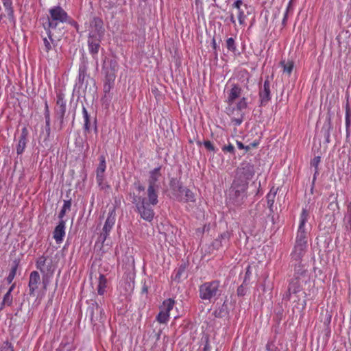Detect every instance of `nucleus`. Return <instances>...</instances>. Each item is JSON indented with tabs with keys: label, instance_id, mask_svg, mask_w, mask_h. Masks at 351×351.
<instances>
[{
	"label": "nucleus",
	"instance_id": "1",
	"mask_svg": "<svg viewBox=\"0 0 351 351\" xmlns=\"http://www.w3.org/2000/svg\"><path fill=\"white\" fill-rule=\"evenodd\" d=\"M254 174V167L250 162H243L237 168L227 197L230 206L239 207L244 204L247 197L249 182Z\"/></svg>",
	"mask_w": 351,
	"mask_h": 351
},
{
	"label": "nucleus",
	"instance_id": "2",
	"mask_svg": "<svg viewBox=\"0 0 351 351\" xmlns=\"http://www.w3.org/2000/svg\"><path fill=\"white\" fill-rule=\"evenodd\" d=\"M132 202L134 204L136 211L141 217L150 222L155 215L153 206L158 203V195L147 193V197H145L139 193H134L132 197Z\"/></svg>",
	"mask_w": 351,
	"mask_h": 351
},
{
	"label": "nucleus",
	"instance_id": "3",
	"mask_svg": "<svg viewBox=\"0 0 351 351\" xmlns=\"http://www.w3.org/2000/svg\"><path fill=\"white\" fill-rule=\"evenodd\" d=\"M223 292L220 282L217 280L205 282L199 287V298L209 302H215Z\"/></svg>",
	"mask_w": 351,
	"mask_h": 351
},
{
	"label": "nucleus",
	"instance_id": "4",
	"mask_svg": "<svg viewBox=\"0 0 351 351\" xmlns=\"http://www.w3.org/2000/svg\"><path fill=\"white\" fill-rule=\"evenodd\" d=\"M67 21H69L67 12L61 6L56 5L49 10L47 21L43 23V27L45 29H56L60 28V25Z\"/></svg>",
	"mask_w": 351,
	"mask_h": 351
},
{
	"label": "nucleus",
	"instance_id": "5",
	"mask_svg": "<svg viewBox=\"0 0 351 351\" xmlns=\"http://www.w3.org/2000/svg\"><path fill=\"white\" fill-rule=\"evenodd\" d=\"M247 107V98L243 97L234 105H228L226 110L234 125L239 126L244 119V110Z\"/></svg>",
	"mask_w": 351,
	"mask_h": 351
},
{
	"label": "nucleus",
	"instance_id": "6",
	"mask_svg": "<svg viewBox=\"0 0 351 351\" xmlns=\"http://www.w3.org/2000/svg\"><path fill=\"white\" fill-rule=\"evenodd\" d=\"M308 213L304 208L302 209L300 217L299 226L298 228L295 243L307 246L308 230L306 223L308 220Z\"/></svg>",
	"mask_w": 351,
	"mask_h": 351
},
{
	"label": "nucleus",
	"instance_id": "7",
	"mask_svg": "<svg viewBox=\"0 0 351 351\" xmlns=\"http://www.w3.org/2000/svg\"><path fill=\"white\" fill-rule=\"evenodd\" d=\"M88 38L101 39L104 35L103 21L99 17H93L86 27Z\"/></svg>",
	"mask_w": 351,
	"mask_h": 351
},
{
	"label": "nucleus",
	"instance_id": "8",
	"mask_svg": "<svg viewBox=\"0 0 351 351\" xmlns=\"http://www.w3.org/2000/svg\"><path fill=\"white\" fill-rule=\"evenodd\" d=\"M66 110V101L62 93L57 94V100L55 107L56 118L59 121V130H62L64 124V115Z\"/></svg>",
	"mask_w": 351,
	"mask_h": 351
},
{
	"label": "nucleus",
	"instance_id": "9",
	"mask_svg": "<svg viewBox=\"0 0 351 351\" xmlns=\"http://www.w3.org/2000/svg\"><path fill=\"white\" fill-rule=\"evenodd\" d=\"M87 313L89 314L90 320L94 325H96L97 322L103 323L105 321L104 311L96 302L90 304L87 308Z\"/></svg>",
	"mask_w": 351,
	"mask_h": 351
},
{
	"label": "nucleus",
	"instance_id": "10",
	"mask_svg": "<svg viewBox=\"0 0 351 351\" xmlns=\"http://www.w3.org/2000/svg\"><path fill=\"white\" fill-rule=\"evenodd\" d=\"M47 36H43V45L40 47V52L44 57L47 59H51L50 51L56 47V41L53 38L51 29H45Z\"/></svg>",
	"mask_w": 351,
	"mask_h": 351
},
{
	"label": "nucleus",
	"instance_id": "11",
	"mask_svg": "<svg viewBox=\"0 0 351 351\" xmlns=\"http://www.w3.org/2000/svg\"><path fill=\"white\" fill-rule=\"evenodd\" d=\"M161 167H156L152 170L149 172V176L148 178V187L147 189L146 193L152 194H158L159 193L160 186L157 184V182L159 180L161 173H160Z\"/></svg>",
	"mask_w": 351,
	"mask_h": 351
},
{
	"label": "nucleus",
	"instance_id": "12",
	"mask_svg": "<svg viewBox=\"0 0 351 351\" xmlns=\"http://www.w3.org/2000/svg\"><path fill=\"white\" fill-rule=\"evenodd\" d=\"M116 221V214L114 210L109 212L108 215V217L105 221L104 226L103 227L102 231L99 235V241L104 243L106 239L108 238L112 227L114 225Z\"/></svg>",
	"mask_w": 351,
	"mask_h": 351
},
{
	"label": "nucleus",
	"instance_id": "13",
	"mask_svg": "<svg viewBox=\"0 0 351 351\" xmlns=\"http://www.w3.org/2000/svg\"><path fill=\"white\" fill-rule=\"evenodd\" d=\"M99 163L96 170L97 183L101 189L108 188V186L104 182V173L106 169V158L104 156L99 158Z\"/></svg>",
	"mask_w": 351,
	"mask_h": 351
},
{
	"label": "nucleus",
	"instance_id": "14",
	"mask_svg": "<svg viewBox=\"0 0 351 351\" xmlns=\"http://www.w3.org/2000/svg\"><path fill=\"white\" fill-rule=\"evenodd\" d=\"M270 86V82L269 77H267L263 83V86L260 87L258 93L260 105L262 106H266L271 99Z\"/></svg>",
	"mask_w": 351,
	"mask_h": 351
},
{
	"label": "nucleus",
	"instance_id": "15",
	"mask_svg": "<svg viewBox=\"0 0 351 351\" xmlns=\"http://www.w3.org/2000/svg\"><path fill=\"white\" fill-rule=\"evenodd\" d=\"M88 67L85 63H82L79 66L78 76L75 82V88L78 89L85 90L87 88V81L86 78L87 75Z\"/></svg>",
	"mask_w": 351,
	"mask_h": 351
},
{
	"label": "nucleus",
	"instance_id": "16",
	"mask_svg": "<svg viewBox=\"0 0 351 351\" xmlns=\"http://www.w3.org/2000/svg\"><path fill=\"white\" fill-rule=\"evenodd\" d=\"M36 268L40 271L43 274H51L53 273V267L52 261L47 259L45 256H42L39 257L36 263Z\"/></svg>",
	"mask_w": 351,
	"mask_h": 351
},
{
	"label": "nucleus",
	"instance_id": "17",
	"mask_svg": "<svg viewBox=\"0 0 351 351\" xmlns=\"http://www.w3.org/2000/svg\"><path fill=\"white\" fill-rule=\"evenodd\" d=\"M242 89L238 84H232V88L227 92L226 102L228 105H234L236 99L241 97Z\"/></svg>",
	"mask_w": 351,
	"mask_h": 351
},
{
	"label": "nucleus",
	"instance_id": "18",
	"mask_svg": "<svg viewBox=\"0 0 351 351\" xmlns=\"http://www.w3.org/2000/svg\"><path fill=\"white\" fill-rule=\"evenodd\" d=\"M306 245L295 243L290 255L291 263L302 261V257L306 253Z\"/></svg>",
	"mask_w": 351,
	"mask_h": 351
},
{
	"label": "nucleus",
	"instance_id": "19",
	"mask_svg": "<svg viewBox=\"0 0 351 351\" xmlns=\"http://www.w3.org/2000/svg\"><path fill=\"white\" fill-rule=\"evenodd\" d=\"M40 282V277L38 271H33L29 275V294L30 295H34L35 291L38 289V285Z\"/></svg>",
	"mask_w": 351,
	"mask_h": 351
},
{
	"label": "nucleus",
	"instance_id": "20",
	"mask_svg": "<svg viewBox=\"0 0 351 351\" xmlns=\"http://www.w3.org/2000/svg\"><path fill=\"white\" fill-rule=\"evenodd\" d=\"M65 221L60 220L58 225L55 228L53 231V239L57 243H60L65 236Z\"/></svg>",
	"mask_w": 351,
	"mask_h": 351
},
{
	"label": "nucleus",
	"instance_id": "21",
	"mask_svg": "<svg viewBox=\"0 0 351 351\" xmlns=\"http://www.w3.org/2000/svg\"><path fill=\"white\" fill-rule=\"evenodd\" d=\"M27 134V130L25 128H23L21 130V134L20 135L19 143L16 146V152L19 155L23 154L25 150L27 143L28 141Z\"/></svg>",
	"mask_w": 351,
	"mask_h": 351
},
{
	"label": "nucleus",
	"instance_id": "22",
	"mask_svg": "<svg viewBox=\"0 0 351 351\" xmlns=\"http://www.w3.org/2000/svg\"><path fill=\"white\" fill-rule=\"evenodd\" d=\"M291 264L294 266V279L300 280L306 276L307 270L305 268V265L302 263V261L293 262Z\"/></svg>",
	"mask_w": 351,
	"mask_h": 351
},
{
	"label": "nucleus",
	"instance_id": "23",
	"mask_svg": "<svg viewBox=\"0 0 351 351\" xmlns=\"http://www.w3.org/2000/svg\"><path fill=\"white\" fill-rule=\"evenodd\" d=\"M101 40V39L88 38V50L94 59H97V58Z\"/></svg>",
	"mask_w": 351,
	"mask_h": 351
},
{
	"label": "nucleus",
	"instance_id": "24",
	"mask_svg": "<svg viewBox=\"0 0 351 351\" xmlns=\"http://www.w3.org/2000/svg\"><path fill=\"white\" fill-rule=\"evenodd\" d=\"M170 186L176 199L179 202H182L183 198L181 195V192L183 191L184 187L182 186L180 182L176 179H172L170 182Z\"/></svg>",
	"mask_w": 351,
	"mask_h": 351
},
{
	"label": "nucleus",
	"instance_id": "25",
	"mask_svg": "<svg viewBox=\"0 0 351 351\" xmlns=\"http://www.w3.org/2000/svg\"><path fill=\"white\" fill-rule=\"evenodd\" d=\"M107 287V279L104 274H100L98 280L97 292L99 295H104Z\"/></svg>",
	"mask_w": 351,
	"mask_h": 351
},
{
	"label": "nucleus",
	"instance_id": "26",
	"mask_svg": "<svg viewBox=\"0 0 351 351\" xmlns=\"http://www.w3.org/2000/svg\"><path fill=\"white\" fill-rule=\"evenodd\" d=\"M175 305V300L171 298L167 299L163 301L160 309L169 314V312L173 309Z\"/></svg>",
	"mask_w": 351,
	"mask_h": 351
},
{
	"label": "nucleus",
	"instance_id": "27",
	"mask_svg": "<svg viewBox=\"0 0 351 351\" xmlns=\"http://www.w3.org/2000/svg\"><path fill=\"white\" fill-rule=\"evenodd\" d=\"M182 196V201L194 202L195 201L194 193L189 189L184 188L183 191L181 192Z\"/></svg>",
	"mask_w": 351,
	"mask_h": 351
},
{
	"label": "nucleus",
	"instance_id": "28",
	"mask_svg": "<svg viewBox=\"0 0 351 351\" xmlns=\"http://www.w3.org/2000/svg\"><path fill=\"white\" fill-rule=\"evenodd\" d=\"M276 192H272V191H270L269 193L267 195V207L269 209L270 213H273L274 212V204L275 202Z\"/></svg>",
	"mask_w": 351,
	"mask_h": 351
},
{
	"label": "nucleus",
	"instance_id": "29",
	"mask_svg": "<svg viewBox=\"0 0 351 351\" xmlns=\"http://www.w3.org/2000/svg\"><path fill=\"white\" fill-rule=\"evenodd\" d=\"M350 118L351 111L348 104H346V138H348L350 136Z\"/></svg>",
	"mask_w": 351,
	"mask_h": 351
},
{
	"label": "nucleus",
	"instance_id": "30",
	"mask_svg": "<svg viewBox=\"0 0 351 351\" xmlns=\"http://www.w3.org/2000/svg\"><path fill=\"white\" fill-rule=\"evenodd\" d=\"M82 115L84 121V130L85 132H89L90 128V116L85 106L82 107Z\"/></svg>",
	"mask_w": 351,
	"mask_h": 351
},
{
	"label": "nucleus",
	"instance_id": "31",
	"mask_svg": "<svg viewBox=\"0 0 351 351\" xmlns=\"http://www.w3.org/2000/svg\"><path fill=\"white\" fill-rule=\"evenodd\" d=\"M45 129L47 136L50 135V114L47 102L45 103Z\"/></svg>",
	"mask_w": 351,
	"mask_h": 351
},
{
	"label": "nucleus",
	"instance_id": "32",
	"mask_svg": "<svg viewBox=\"0 0 351 351\" xmlns=\"http://www.w3.org/2000/svg\"><path fill=\"white\" fill-rule=\"evenodd\" d=\"M214 315L216 317H224L228 315V310L227 306L223 303L221 307L215 310Z\"/></svg>",
	"mask_w": 351,
	"mask_h": 351
},
{
	"label": "nucleus",
	"instance_id": "33",
	"mask_svg": "<svg viewBox=\"0 0 351 351\" xmlns=\"http://www.w3.org/2000/svg\"><path fill=\"white\" fill-rule=\"evenodd\" d=\"M71 200H64L63 206L59 213L58 217L60 219V220H63V217L65 215L67 211H69L71 210Z\"/></svg>",
	"mask_w": 351,
	"mask_h": 351
},
{
	"label": "nucleus",
	"instance_id": "34",
	"mask_svg": "<svg viewBox=\"0 0 351 351\" xmlns=\"http://www.w3.org/2000/svg\"><path fill=\"white\" fill-rule=\"evenodd\" d=\"M299 281L298 280L293 279L289 283L288 289L293 294H295L300 291V284Z\"/></svg>",
	"mask_w": 351,
	"mask_h": 351
},
{
	"label": "nucleus",
	"instance_id": "35",
	"mask_svg": "<svg viewBox=\"0 0 351 351\" xmlns=\"http://www.w3.org/2000/svg\"><path fill=\"white\" fill-rule=\"evenodd\" d=\"M169 319V314L160 309V312L156 317V320L160 324H165Z\"/></svg>",
	"mask_w": 351,
	"mask_h": 351
},
{
	"label": "nucleus",
	"instance_id": "36",
	"mask_svg": "<svg viewBox=\"0 0 351 351\" xmlns=\"http://www.w3.org/2000/svg\"><path fill=\"white\" fill-rule=\"evenodd\" d=\"M5 10L8 14V15L10 17L13 16V8H12V0H1Z\"/></svg>",
	"mask_w": 351,
	"mask_h": 351
},
{
	"label": "nucleus",
	"instance_id": "37",
	"mask_svg": "<svg viewBox=\"0 0 351 351\" xmlns=\"http://www.w3.org/2000/svg\"><path fill=\"white\" fill-rule=\"evenodd\" d=\"M228 239V234L223 233L219 237L218 239H215L213 242V246L215 249H219L221 246L223 245L222 242L226 241Z\"/></svg>",
	"mask_w": 351,
	"mask_h": 351
},
{
	"label": "nucleus",
	"instance_id": "38",
	"mask_svg": "<svg viewBox=\"0 0 351 351\" xmlns=\"http://www.w3.org/2000/svg\"><path fill=\"white\" fill-rule=\"evenodd\" d=\"M226 47L230 51H236L237 47L235 44V40L233 38H229L226 40Z\"/></svg>",
	"mask_w": 351,
	"mask_h": 351
},
{
	"label": "nucleus",
	"instance_id": "39",
	"mask_svg": "<svg viewBox=\"0 0 351 351\" xmlns=\"http://www.w3.org/2000/svg\"><path fill=\"white\" fill-rule=\"evenodd\" d=\"M16 270L17 265H15L12 267L11 270L10 271L8 276L6 278V281L8 282V284H10L14 280L16 274Z\"/></svg>",
	"mask_w": 351,
	"mask_h": 351
},
{
	"label": "nucleus",
	"instance_id": "40",
	"mask_svg": "<svg viewBox=\"0 0 351 351\" xmlns=\"http://www.w3.org/2000/svg\"><path fill=\"white\" fill-rule=\"evenodd\" d=\"M13 298L12 294L10 293H6L3 298V304H6L7 306H11L12 304Z\"/></svg>",
	"mask_w": 351,
	"mask_h": 351
},
{
	"label": "nucleus",
	"instance_id": "41",
	"mask_svg": "<svg viewBox=\"0 0 351 351\" xmlns=\"http://www.w3.org/2000/svg\"><path fill=\"white\" fill-rule=\"evenodd\" d=\"M237 17L239 20V23L240 25L245 24V15L244 14V11L241 10H237Z\"/></svg>",
	"mask_w": 351,
	"mask_h": 351
},
{
	"label": "nucleus",
	"instance_id": "42",
	"mask_svg": "<svg viewBox=\"0 0 351 351\" xmlns=\"http://www.w3.org/2000/svg\"><path fill=\"white\" fill-rule=\"evenodd\" d=\"M293 68V64L291 62H289L283 64V71L290 75Z\"/></svg>",
	"mask_w": 351,
	"mask_h": 351
},
{
	"label": "nucleus",
	"instance_id": "43",
	"mask_svg": "<svg viewBox=\"0 0 351 351\" xmlns=\"http://www.w3.org/2000/svg\"><path fill=\"white\" fill-rule=\"evenodd\" d=\"M1 351H14V348L11 343L5 341L1 348Z\"/></svg>",
	"mask_w": 351,
	"mask_h": 351
},
{
	"label": "nucleus",
	"instance_id": "44",
	"mask_svg": "<svg viewBox=\"0 0 351 351\" xmlns=\"http://www.w3.org/2000/svg\"><path fill=\"white\" fill-rule=\"evenodd\" d=\"M203 144L207 150L211 151L213 152H217L215 147L213 145V144L210 141H204Z\"/></svg>",
	"mask_w": 351,
	"mask_h": 351
},
{
	"label": "nucleus",
	"instance_id": "45",
	"mask_svg": "<svg viewBox=\"0 0 351 351\" xmlns=\"http://www.w3.org/2000/svg\"><path fill=\"white\" fill-rule=\"evenodd\" d=\"M332 126H331V124H330V119L328 120V122L327 124H324V127L323 128L325 129L326 128V132H325V137L326 138V141L327 142H329V138H330V130L331 129Z\"/></svg>",
	"mask_w": 351,
	"mask_h": 351
},
{
	"label": "nucleus",
	"instance_id": "46",
	"mask_svg": "<svg viewBox=\"0 0 351 351\" xmlns=\"http://www.w3.org/2000/svg\"><path fill=\"white\" fill-rule=\"evenodd\" d=\"M222 151L224 152H229L232 154H234L235 153L234 147L231 143H229L228 145L223 146L222 147Z\"/></svg>",
	"mask_w": 351,
	"mask_h": 351
},
{
	"label": "nucleus",
	"instance_id": "47",
	"mask_svg": "<svg viewBox=\"0 0 351 351\" xmlns=\"http://www.w3.org/2000/svg\"><path fill=\"white\" fill-rule=\"evenodd\" d=\"M320 161H321L320 156H315L312 159V160L311 162V165L314 167L315 169H318V165H319Z\"/></svg>",
	"mask_w": 351,
	"mask_h": 351
},
{
	"label": "nucleus",
	"instance_id": "48",
	"mask_svg": "<svg viewBox=\"0 0 351 351\" xmlns=\"http://www.w3.org/2000/svg\"><path fill=\"white\" fill-rule=\"evenodd\" d=\"M115 80V74L114 73H108L106 77V82L114 84V81Z\"/></svg>",
	"mask_w": 351,
	"mask_h": 351
},
{
	"label": "nucleus",
	"instance_id": "49",
	"mask_svg": "<svg viewBox=\"0 0 351 351\" xmlns=\"http://www.w3.org/2000/svg\"><path fill=\"white\" fill-rule=\"evenodd\" d=\"M237 145L239 149H245V152L250 150V145H244L241 141H237Z\"/></svg>",
	"mask_w": 351,
	"mask_h": 351
},
{
	"label": "nucleus",
	"instance_id": "50",
	"mask_svg": "<svg viewBox=\"0 0 351 351\" xmlns=\"http://www.w3.org/2000/svg\"><path fill=\"white\" fill-rule=\"evenodd\" d=\"M184 268H181L180 267L176 271V274H175V276H174V280H178L179 281L180 280V278L181 277V275L182 274V272L184 271Z\"/></svg>",
	"mask_w": 351,
	"mask_h": 351
},
{
	"label": "nucleus",
	"instance_id": "51",
	"mask_svg": "<svg viewBox=\"0 0 351 351\" xmlns=\"http://www.w3.org/2000/svg\"><path fill=\"white\" fill-rule=\"evenodd\" d=\"M65 23L70 24L71 26L74 27L76 30L78 32V27L79 25L76 21L73 20L69 16V21H66Z\"/></svg>",
	"mask_w": 351,
	"mask_h": 351
},
{
	"label": "nucleus",
	"instance_id": "52",
	"mask_svg": "<svg viewBox=\"0 0 351 351\" xmlns=\"http://www.w3.org/2000/svg\"><path fill=\"white\" fill-rule=\"evenodd\" d=\"M251 274H252V272H251L250 266H247V267L246 268V271H245V278H244V280H243V283L246 282L247 280H250V277Z\"/></svg>",
	"mask_w": 351,
	"mask_h": 351
},
{
	"label": "nucleus",
	"instance_id": "53",
	"mask_svg": "<svg viewBox=\"0 0 351 351\" xmlns=\"http://www.w3.org/2000/svg\"><path fill=\"white\" fill-rule=\"evenodd\" d=\"M246 293V290L245 289V287H243V285H241L238 287L237 289V294L239 296H243L245 295Z\"/></svg>",
	"mask_w": 351,
	"mask_h": 351
},
{
	"label": "nucleus",
	"instance_id": "54",
	"mask_svg": "<svg viewBox=\"0 0 351 351\" xmlns=\"http://www.w3.org/2000/svg\"><path fill=\"white\" fill-rule=\"evenodd\" d=\"M134 186L139 193L143 192L145 191V186L143 184H141L139 182H135Z\"/></svg>",
	"mask_w": 351,
	"mask_h": 351
},
{
	"label": "nucleus",
	"instance_id": "55",
	"mask_svg": "<svg viewBox=\"0 0 351 351\" xmlns=\"http://www.w3.org/2000/svg\"><path fill=\"white\" fill-rule=\"evenodd\" d=\"M351 217V202L347 204L346 213L345 215L346 218Z\"/></svg>",
	"mask_w": 351,
	"mask_h": 351
},
{
	"label": "nucleus",
	"instance_id": "56",
	"mask_svg": "<svg viewBox=\"0 0 351 351\" xmlns=\"http://www.w3.org/2000/svg\"><path fill=\"white\" fill-rule=\"evenodd\" d=\"M243 5L242 0H237L233 4L232 8H236L237 10H241V6Z\"/></svg>",
	"mask_w": 351,
	"mask_h": 351
},
{
	"label": "nucleus",
	"instance_id": "57",
	"mask_svg": "<svg viewBox=\"0 0 351 351\" xmlns=\"http://www.w3.org/2000/svg\"><path fill=\"white\" fill-rule=\"evenodd\" d=\"M113 84L111 83L105 82L104 86V90L106 93H109Z\"/></svg>",
	"mask_w": 351,
	"mask_h": 351
},
{
	"label": "nucleus",
	"instance_id": "58",
	"mask_svg": "<svg viewBox=\"0 0 351 351\" xmlns=\"http://www.w3.org/2000/svg\"><path fill=\"white\" fill-rule=\"evenodd\" d=\"M293 294L291 291H289V289H287V291L283 295V300H289L291 299V295Z\"/></svg>",
	"mask_w": 351,
	"mask_h": 351
},
{
	"label": "nucleus",
	"instance_id": "59",
	"mask_svg": "<svg viewBox=\"0 0 351 351\" xmlns=\"http://www.w3.org/2000/svg\"><path fill=\"white\" fill-rule=\"evenodd\" d=\"M319 174V169H315V172H314V175H313V181H312V188L313 187L314 184H315V180H316V178H317V176Z\"/></svg>",
	"mask_w": 351,
	"mask_h": 351
},
{
	"label": "nucleus",
	"instance_id": "60",
	"mask_svg": "<svg viewBox=\"0 0 351 351\" xmlns=\"http://www.w3.org/2000/svg\"><path fill=\"white\" fill-rule=\"evenodd\" d=\"M210 350H211V346H210L208 341L207 340L204 346L203 351H210Z\"/></svg>",
	"mask_w": 351,
	"mask_h": 351
},
{
	"label": "nucleus",
	"instance_id": "61",
	"mask_svg": "<svg viewBox=\"0 0 351 351\" xmlns=\"http://www.w3.org/2000/svg\"><path fill=\"white\" fill-rule=\"evenodd\" d=\"M148 291V287L146 285L145 282H144L143 287H142V293H147Z\"/></svg>",
	"mask_w": 351,
	"mask_h": 351
},
{
	"label": "nucleus",
	"instance_id": "62",
	"mask_svg": "<svg viewBox=\"0 0 351 351\" xmlns=\"http://www.w3.org/2000/svg\"><path fill=\"white\" fill-rule=\"evenodd\" d=\"M346 224L349 226L350 229L351 230V217L346 218L344 219Z\"/></svg>",
	"mask_w": 351,
	"mask_h": 351
},
{
	"label": "nucleus",
	"instance_id": "63",
	"mask_svg": "<svg viewBox=\"0 0 351 351\" xmlns=\"http://www.w3.org/2000/svg\"><path fill=\"white\" fill-rule=\"evenodd\" d=\"M230 21H231V23H232V24L235 25V23H236V21H235V19H234V16L233 14H230Z\"/></svg>",
	"mask_w": 351,
	"mask_h": 351
},
{
	"label": "nucleus",
	"instance_id": "64",
	"mask_svg": "<svg viewBox=\"0 0 351 351\" xmlns=\"http://www.w3.org/2000/svg\"><path fill=\"white\" fill-rule=\"evenodd\" d=\"M14 287H15V284L12 285V286L9 288L7 293H10V294H12V291L14 290Z\"/></svg>",
	"mask_w": 351,
	"mask_h": 351
}]
</instances>
